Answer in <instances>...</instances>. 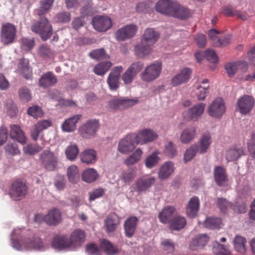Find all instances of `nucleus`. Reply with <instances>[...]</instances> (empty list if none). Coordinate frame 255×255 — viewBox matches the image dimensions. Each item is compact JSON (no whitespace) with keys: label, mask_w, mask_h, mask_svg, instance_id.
<instances>
[{"label":"nucleus","mask_w":255,"mask_h":255,"mask_svg":"<svg viewBox=\"0 0 255 255\" xmlns=\"http://www.w3.org/2000/svg\"><path fill=\"white\" fill-rule=\"evenodd\" d=\"M40 160L48 170H53L57 164V158L52 152L45 150L40 155Z\"/></svg>","instance_id":"obj_11"},{"label":"nucleus","mask_w":255,"mask_h":255,"mask_svg":"<svg viewBox=\"0 0 255 255\" xmlns=\"http://www.w3.org/2000/svg\"><path fill=\"white\" fill-rule=\"evenodd\" d=\"M186 225V219L181 216H176L173 218L169 225L171 230L179 231L184 228Z\"/></svg>","instance_id":"obj_37"},{"label":"nucleus","mask_w":255,"mask_h":255,"mask_svg":"<svg viewBox=\"0 0 255 255\" xmlns=\"http://www.w3.org/2000/svg\"><path fill=\"white\" fill-rule=\"evenodd\" d=\"M175 2L171 0H159L155 5L156 10L161 13L170 15Z\"/></svg>","instance_id":"obj_14"},{"label":"nucleus","mask_w":255,"mask_h":255,"mask_svg":"<svg viewBox=\"0 0 255 255\" xmlns=\"http://www.w3.org/2000/svg\"><path fill=\"white\" fill-rule=\"evenodd\" d=\"M137 30V26L134 24L127 25L119 29L116 33V37L119 41H124L133 37Z\"/></svg>","instance_id":"obj_10"},{"label":"nucleus","mask_w":255,"mask_h":255,"mask_svg":"<svg viewBox=\"0 0 255 255\" xmlns=\"http://www.w3.org/2000/svg\"><path fill=\"white\" fill-rule=\"evenodd\" d=\"M42 148V147L39 146L38 144H26L23 147L24 152L30 155L35 154Z\"/></svg>","instance_id":"obj_62"},{"label":"nucleus","mask_w":255,"mask_h":255,"mask_svg":"<svg viewBox=\"0 0 255 255\" xmlns=\"http://www.w3.org/2000/svg\"><path fill=\"white\" fill-rule=\"evenodd\" d=\"M6 108L7 114L11 117H15L17 114V109L16 105L11 100H8L6 102Z\"/></svg>","instance_id":"obj_55"},{"label":"nucleus","mask_w":255,"mask_h":255,"mask_svg":"<svg viewBox=\"0 0 255 255\" xmlns=\"http://www.w3.org/2000/svg\"><path fill=\"white\" fill-rule=\"evenodd\" d=\"M199 200L197 197H192L189 201L186 207L187 215L191 218L194 217L199 208Z\"/></svg>","instance_id":"obj_33"},{"label":"nucleus","mask_w":255,"mask_h":255,"mask_svg":"<svg viewBox=\"0 0 255 255\" xmlns=\"http://www.w3.org/2000/svg\"><path fill=\"white\" fill-rule=\"evenodd\" d=\"M81 161L87 164H94L97 161V152L92 149L84 150L80 154Z\"/></svg>","instance_id":"obj_29"},{"label":"nucleus","mask_w":255,"mask_h":255,"mask_svg":"<svg viewBox=\"0 0 255 255\" xmlns=\"http://www.w3.org/2000/svg\"><path fill=\"white\" fill-rule=\"evenodd\" d=\"M10 136L14 141L20 143H25L26 138L20 127L16 125H11L10 126Z\"/></svg>","instance_id":"obj_24"},{"label":"nucleus","mask_w":255,"mask_h":255,"mask_svg":"<svg viewBox=\"0 0 255 255\" xmlns=\"http://www.w3.org/2000/svg\"><path fill=\"white\" fill-rule=\"evenodd\" d=\"M16 35V26L11 23L2 24L0 31V41L4 45L13 42Z\"/></svg>","instance_id":"obj_4"},{"label":"nucleus","mask_w":255,"mask_h":255,"mask_svg":"<svg viewBox=\"0 0 255 255\" xmlns=\"http://www.w3.org/2000/svg\"><path fill=\"white\" fill-rule=\"evenodd\" d=\"M20 42L21 48L24 51L30 50L34 45V40L31 39L23 38L20 39Z\"/></svg>","instance_id":"obj_64"},{"label":"nucleus","mask_w":255,"mask_h":255,"mask_svg":"<svg viewBox=\"0 0 255 255\" xmlns=\"http://www.w3.org/2000/svg\"><path fill=\"white\" fill-rule=\"evenodd\" d=\"M196 129L193 127H188L181 133L180 140L182 143H187L192 141Z\"/></svg>","instance_id":"obj_38"},{"label":"nucleus","mask_w":255,"mask_h":255,"mask_svg":"<svg viewBox=\"0 0 255 255\" xmlns=\"http://www.w3.org/2000/svg\"><path fill=\"white\" fill-rule=\"evenodd\" d=\"M159 152L156 151L148 155L145 159V164L146 167L151 168L155 166L159 160L158 154Z\"/></svg>","instance_id":"obj_46"},{"label":"nucleus","mask_w":255,"mask_h":255,"mask_svg":"<svg viewBox=\"0 0 255 255\" xmlns=\"http://www.w3.org/2000/svg\"><path fill=\"white\" fill-rule=\"evenodd\" d=\"M142 151L140 149H136L132 155L125 160V164L128 166L132 165L138 161L141 156Z\"/></svg>","instance_id":"obj_48"},{"label":"nucleus","mask_w":255,"mask_h":255,"mask_svg":"<svg viewBox=\"0 0 255 255\" xmlns=\"http://www.w3.org/2000/svg\"><path fill=\"white\" fill-rule=\"evenodd\" d=\"M105 189L102 188L95 189L89 193V201L90 202L94 201L96 199L103 196L105 193Z\"/></svg>","instance_id":"obj_59"},{"label":"nucleus","mask_w":255,"mask_h":255,"mask_svg":"<svg viewBox=\"0 0 255 255\" xmlns=\"http://www.w3.org/2000/svg\"><path fill=\"white\" fill-rule=\"evenodd\" d=\"M226 111V107L223 99L221 98H216L209 106L207 109L208 115L213 118H221Z\"/></svg>","instance_id":"obj_6"},{"label":"nucleus","mask_w":255,"mask_h":255,"mask_svg":"<svg viewBox=\"0 0 255 255\" xmlns=\"http://www.w3.org/2000/svg\"><path fill=\"white\" fill-rule=\"evenodd\" d=\"M221 219L219 218H208L204 222L206 228L211 229H219L221 225Z\"/></svg>","instance_id":"obj_45"},{"label":"nucleus","mask_w":255,"mask_h":255,"mask_svg":"<svg viewBox=\"0 0 255 255\" xmlns=\"http://www.w3.org/2000/svg\"><path fill=\"white\" fill-rule=\"evenodd\" d=\"M206 105L199 103L190 108L187 112L188 117L192 121H196L203 115Z\"/></svg>","instance_id":"obj_20"},{"label":"nucleus","mask_w":255,"mask_h":255,"mask_svg":"<svg viewBox=\"0 0 255 255\" xmlns=\"http://www.w3.org/2000/svg\"><path fill=\"white\" fill-rule=\"evenodd\" d=\"M175 210V207L172 206H166L158 214L160 221L164 224L171 223Z\"/></svg>","instance_id":"obj_26"},{"label":"nucleus","mask_w":255,"mask_h":255,"mask_svg":"<svg viewBox=\"0 0 255 255\" xmlns=\"http://www.w3.org/2000/svg\"><path fill=\"white\" fill-rule=\"evenodd\" d=\"M92 24L94 29L100 32L106 31L112 26L111 18L105 15L96 16L93 18Z\"/></svg>","instance_id":"obj_7"},{"label":"nucleus","mask_w":255,"mask_h":255,"mask_svg":"<svg viewBox=\"0 0 255 255\" xmlns=\"http://www.w3.org/2000/svg\"><path fill=\"white\" fill-rule=\"evenodd\" d=\"M137 135L139 136L140 142L143 141L144 142H153L158 137L157 133L149 128H144L137 133Z\"/></svg>","instance_id":"obj_31"},{"label":"nucleus","mask_w":255,"mask_h":255,"mask_svg":"<svg viewBox=\"0 0 255 255\" xmlns=\"http://www.w3.org/2000/svg\"><path fill=\"white\" fill-rule=\"evenodd\" d=\"M81 115H75L67 119L63 123L61 128L65 132H72L76 128V124L81 119Z\"/></svg>","instance_id":"obj_23"},{"label":"nucleus","mask_w":255,"mask_h":255,"mask_svg":"<svg viewBox=\"0 0 255 255\" xmlns=\"http://www.w3.org/2000/svg\"><path fill=\"white\" fill-rule=\"evenodd\" d=\"M174 170V164L171 161H167L160 167L158 172V177L161 180H165L168 178Z\"/></svg>","instance_id":"obj_32"},{"label":"nucleus","mask_w":255,"mask_h":255,"mask_svg":"<svg viewBox=\"0 0 255 255\" xmlns=\"http://www.w3.org/2000/svg\"><path fill=\"white\" fill-rule=\"evenodd\" d=\"M23 247L26 249L41 250L43 248V244L41 239L35 236L25 239L22 242Z\"/></svg>","instance_id":"obj_21"},{"label":"nucleus","mask_w":255,"mask_h":255,"mask_svg":"<svg viewBox=\"0 0 255 255\" xmlns=\"http://www.w3.org/2000/svg\"><path fill=\"white\" fill-rule=\"evenodd\" d=\"M155 181V178L154 177L139 178L135 182V190L138 192L145 191L154 184Z\"/></svg>","instance_id":"obj_19"},{"label":"nucleus","mask_w":255,"mask_h":255,"mask_svg":"<svg viewBox=\"0 0 255 255\" xmlns=\"http://www.w3.org/2000/svg\"><path fill=\"white\" fill-rule=\"evenodd\" d=\"M254 103L255 100L253 97L245 95L238 100L236 110L242 114H247L253 108Z\"/></svg>","instance_id":"obj_9"},{"label":"nucleus","mask_w":255,"mask_h":255,"mask_svg":"<svg viewBox=\"0 0 255 255\" xmlns=\"http://www.w3.org/2000/svg\"><path fill=\"white\" fill-rule=\"evenodd\" d=\"M99 127V124L97 120H89L79 128V134L84 138H90L95 135Z\"/></svg>","instance_id":"obj_5"},{"label":"nucleus","mask_w":255,"mask_h":255,"mask_svg":"<svg viewBox=\"0 0 255 255\" xmlns=\"http://www.w3.org/2000/svg\"><path fill=\"white\" fill-rule=\"evenodd\" d=\"M138 222V219L135 216H130L126 220L124 228L127 237L131 238L134 235Z\"/></svg>","instance_id":"obj_13"},{"label":"nucleus","mask_w":255,"mask_h":255,"mask_svg":"<svg viewBox=\"0 0 255 255\" xmlns=\"http://www.w3.org/2000/svg\"><path fill=\"white\" fill-rule=\"evenodd\" d=\"M244 154V151L243 148L236 146L226 151V158L228 161H232L237 160Z\"/></svg>","instance_id":"obj_35"},{"label":"nucleus","mask_w":255,"mask_h":255,"mask_svg":"<svg viewBox=\"0 0 255 255\" xmlns=\"http://www.w3.org/2000/svg\"><path fill=\"white\" fill-rule=\"evenodd\" d=\"M53 248L59 250L64 249L71 247V242L67 236L56 235L51 243Z\"/></svg>","instance_id":"obj_18"},{"label":"nucleus","mask_w":255,"mask_h":255,"mask_svg":"<svg viewBox=\"0 0 255 255\" xmlns=\"http://www.w3.org/2000/svg\"><path fill=\"white\" fill-rule=\"evenodd\" d=\"M32 31L40 35L43 40H46L51 36L53 29L51 24L46 17H42L37 23L32 26Z\"/></svg>","instance_id":"obj_1"},{"label":"nucleus","mask_w":255,"mask_h":255,"mask_svg":"<svg viewBox=\"0 0 255 255\" xmlns=\"http://www.w3.org/2000/svg\"><path fill=\"white\" fill-rule=\"evenodd\" d=\"M235 250L239 253L243 254L246 252L245 244L246 243V239L241 237L236 236L234 241Z\"/></svg>","instance_id":"obj_47"},{"label":"nucleus","mask_w":255,"mask_h":255,"mask_svg":"<svg viewBox=\"0 0 255 255\" xmlns=\"http://www.w3.org/2000/svg\"><path fill=\"white\" fill-rule=\"evenodd\" d=\"M197 153V147L192 144L191 146L187 149L184 155V161L187 163L191 160Z\"/></svg>","instance_id":"obj_53"},{"label":"nucleus","mask_w":255,"mask_h":255,"mask_svg":"<svg viewBox=\"0 0 255 255\" xmlns=\"http://www.w3.org/2000/svg\"><path fill=\"white\" fill-rule=\"evenodd\" d=\"M217 205L220 211L225 213L229 210L232 208L233 204L225 198H218L217 201Z\"/></svg>","instance_id":"obj_49"},{"label":"nucleus","mask_w":255,"mask_h":255,"mask_svg":"<svg viewBox=\"0 0 255 255\" xmlns=\"http://www.w3.org/2000/svg\"><path fill=\"white\" fill-rule=\"evenodd\" d=\"M159 36L158 32L152 28H146L143 34L141 40L147 45H152L157 41Z\"/></svg>","instance_id":"obj_22"},{"label":"nucleus","mask_w":255,"mask_h":255,"mask_svg":"<svg viewBox=\"0 0 255 255\" xmlns=\"http://www.w3.org/2000/svg\"><path fill=\"white\" fill-rule=\"evenodd\" d=\"M214 175L216 183L220 186H224L228 181L226 170L221 166H217L215 168Z\"/></svg>","instance_id":"obj_27"},{"label":"nucleus","mask_w":255,"mask_h":255,"mask_svg":"<svg viewBox=\"0 0 255 255\" xmlns=\"http://www.w3.org/2000/svg\"><path fill=\"white\" fill-rule=\"evenodd\" d=\"M112 66L109 61L103 62L97 64L93 69L94 72L97 75H105Z\"/></svg>","instance_id":"obj_42"},{"label":"nucleus","mask_w":255,"mask_h":255,"mask_svg":"<svg viewBox=\"0 0 255 255\" xmlns=\"http://www.w3.org/2000/svg\"><path fill=\"white\" fill-rule=\"evenodd\" d=\"M27 113L34 118L41 117L43 115L41 109L37 106H34L29 108L27 110Z\"/></svg>","instance_id":"obj_63"},{"label":"nucleus","mask_w":255,"mask_h":255,"mask_svg":"<svg viewBox=\"0 0 255 255\" xmlns=\"http://www.w3.org/2000/svg\"><path fill=\"white\" fill-rule=\"evenodd\" d=\"M38 54L43 58H50L53 55V52L46 45H42L39 47Z\"/></svg>","instance_id":"obj_57"},{"label":"nucleus","mask_w":255,"mask_h":255,"mask_svg":"<svg viewBox=\"0 0 255 255\" xmlns=\"http://www.w3.org/2000/svg\"><path fill=\"white\" fill-rule=\"evenodd\" d=\"M190 15V11L187 8L175 2L170 15L180 19H186Z\"/></svg>","instance_id":"obj_17"},{"label":"nucleus","mask_w":255,"mask_h":255,"mask_svg":"<svg viewBox=\"0 0 255 255\" xmlns=\"http://www.w3.org/2000/svg\"><path fill=\"white\" fill-rule=\"evenodd\" d=\"M67 174L68 179L72 183H76L79 179V173L78 168L76 165L69 166L67 170Z\"/></svg>","instance_id":"obj_43"},{"label":"nucleus","mask_w":255,"mask_h":255,"mask_svg":"<svg viewBox=\"0 0 255 255\" xmlns=\"http://www.w3.org/2000/svg\"><path fill=\"white\" fill-rule=\"evenodd\" d=\"M57 78L52 72H47L42 75L39 79V86L48 87L54 86L57 83Z\"/></svg>","instance_id":"obj_30"},{"label":"nucleus","mask_w":255,"mask_h":255,"mask_svg":"<svg viewBox=\"0 0 255 255\" xmlns=\"http://www.w3.org/2000/svg\"><path fill=\"white\" fill-rule=\"evenodd\" d=\"M17 70L26 79L31 78L32 74V68L30 67L27 59L22 58L20 60L17 65Z\"/></svg>","instance_id":"obj_28"},{"label":"nucleus","mask_w":255,"mask_h":255,"mask_svg":"<svg viewBox=\"0 0 255 255\" xmlns=\"http://www.w3.org/2000/svg\"><path fill=\"white\" fill-rule=\"evenodd\" d=\"M89 55L92 59L96 60L107 59L109 58L103 48L94 50Z\"/></svg>","instance_id":"obj_50"},{"label":"nucleus","mask_w":255,"mask_h":255,"mask_svg":"<svg viewBox=\"0 0 255 255\" xmlns=\"http://www.w3.org/2000/svg\"><path fill=\"white\" fill-rule=\"evenodd\" d=\"M97 171L93 168H88L84 171L82 175V179L88 183L96 181L98 177Z\"/></svg>","instance_id":"obj_40"},{"label":"nucleus","mask_w":255,"mask_h":255,"mask_svg":"<svg viewBox=\"0 0 255 255\" xmlns=\"http://www.w3.org/2000/svg\"><path fill=\"white\" fill-rule=\"evenodd\" d=\"M86 252L88 255H101V250L95 243H91L87 245Z\"/></svg>","instance_id":"obj_58"},{"label":"nucleus","mask_w":255,"mask_h":255,"mask_svg":"<svg viewBox=\"0 0 255 255\" xmlns=\"http://www.w3.org/2000/svg\"><path fill=\"white\" fill-rule=\"evenodd\" d=\"M191 74V70L189 68H185L174 75L171 80L172 86H177L186 83L189 80Z\"/></svg>","instance_id":"obj_12"},{"label":"nucleus","mask_w":255,"mask_h":255,"mask_svg":"<svg viewBox=\"0 0 255 255\" xmlns=\"http://www.w3.org/2000/svg\"><path fill=\"white\" fill-rule=\"evenodd\" d=\"M139 136L137 133H131L127 134L121 140L120 143H139Z\"/></svg>","instance_id":"obj_52"},{"label":"nucleus","mask_w":255,"mask_h":255,"mask_svg":"<svg viewBox=\"0 0 255 255\" xmlns=\"http://www.w3.org/2000/svg\"><path fill=\"white\" fill-rule=\"evenodd\" d=\"M122 66L114 67L109 74L107 78V84L112 91H116L120 86V77L122 71Z\"/></svg>","instance_id":"obj_8"},{"label":"nucleus","mask_w":255,"mask_h":255,"mask_svg":"<svg viewBox=\"0 0 255 255\" xmlns=\"http://www.w3.org/2000/svg\"><path fill=\"white\" fill-rule=\"evenodd\" d=\"M105 226L108 233L114 232L120 224V219L115 213L110 214L105 220Z\"/></svg>","instance_id":"obj_15"},{"label":"nucleus","mask_w":255,"mask_h":255,"mask_svg":"<svg viewBox=\"0 0 255 255\" xmlns=\"http://www.w3.org/2000/svg\"><path fill=\"white\" fill-rule=\"evenodd\" d=\"M79 153V149L76 144L70 145L67 147L65 154L67 158L70 160H74L77 158Z\"/></svg>","instance_id":"obj_51"},{"label":"nucleus","mask_w":255,"mask_h":255,"mask_svg":"<svg viewBox=\"0 0 255 255\" xmlns=\"http://www.w3.org/2000/svg\"><path fill=\"white\" fill-rule=\"evenodd\" d=\"M151 45H147L146 43L141 40V42L135 46L134 52L138 58H143L148 55L151 52Z\"/></svg>","instance_id":"obj_34"},{"label":"nucleus","mask_w":255,"mask_h":255,"mask_svg":"<svg viewBox=\"0 0 255 255\" xmlns=\"http://www.w3.org/2000/svg\"><path fill=\"white\" fill-rule=\"evenodd\" d=\"M209 88V85L197 86L195 92L198 100L202 101L205 99Z\"/></svg>","instance_id":"obj_56"},{"label":"nucleus","mask_w":255,"mask_h":255,"mask_svg":"<svg viewBox=\"0 0 255 255\" xmlns=\"http://www.w3.org/2000/svg\"><path fill=\"white\" fill-rule=\"evenodd\" d=\"M209 241V237L206 235H199L192 239L189 245V248L192 251H196L204 247Z\"/></svg>","instance_id":"obj_25"},{"label":"nucleus","mask_w":255,"mask_h":255,"mask_svg":"<svg viewBox=\"0 0 255 255\" xmlns=\"http://www.w3.org/2000/svg\"><path fill=\"white\" fill-rule=\"evenodd\" d=\"M161 69V63L155 61L145 68L141 74V78L144 82H150L159 76Z\"/></svg>","instance_id":"obj_2"},{"label":"nucleus","mask_w":255,"mask_h":255,"mask_svg":"<svg viewBox=\"0 0 255 255\" xmlns=\"http://www.w3.org/2000/svg\"><path fill=\"white\" fill-rule=\"evenodd\" d=\"M108 108L111 110L123 109L122 99H113L109 101Z\"/></svg>","instance_id":"obj_60"},{"label":"nucleus","mask_w":255,"mask_h":255,"mask_svg":"<svg viewBox=\"0 0 255 255\" xmlns=\"http://www.w3.org/2000/svg\"><path fill=\"white\" fill-rule=\"evenodd\" d=\"M101 248L108 255H113L119 252L116 246L106 239L101 240Z\"/></svg>","instance_id":"obj_39"},{"label":"nucleus","mask_w":255,"mask_h":255,"mask_svg":"<svg viewBox=\"0 0 255 255\" xmlns=\"http://www.w3.org/2000/svg\"><path fill=\"white\" fill-rule=\"evenodd\" d=\"M54 0H40L39 7L37 9V13L39 15L47 13L51 8Z\"/></svg>","instance_id":"obj_41"},{"label":"nucleus","mask_w":255,"mask_h":255,"mask_svg":"<svg viewBox=\"0 0 255 255\" xmlns=\"http://www.w3.org/2000/svg\"><path fill=\"white\" fill-rule=\"evenodd\" d=\"M85 238V234L83 231L80 229L74 230L71 234L69 239L71 242V246L73 245H79L84 242Z\"/></svg>","instance_id":"obj_36"},{"label":"nucleus","mask_w":255,"mask_h":255,"mask_svg":"<svg viewBox=\"0 0 255 255\" xmlns=\"http://www.w3.org/2000/svg\"><path fill=\"white\" fill-rule=\"evenodd\" d=\"M71 20L70 13L67 11H62L57 13L55 16V20L57 22L67 23Z\"/></svg>","instance_id":"obj_54"},{"label":"nucleus","mask_w":255,"mask_h":255,"mask_svg":"<svg viewBox=\"0 0 255 255\" xmlns=\"http://www.w3.org/2000/svg\"><path fill=\"white\" fill-rule=\"evenodd\" d=\"M19 96L20 99L24 102H27L31 99V94L28 89L22 87L19 90Z\"/></svg>","instance_id":"obj_61"},{"label":"nucleus","mask_w":255,"mask_h":255,"mask_svg":"<svg viewBox=\"0 0 255 255\" xmlns=\"http://www.w3.org/2000/svg\"><path fill=\"white\" fill-rule=\"evenodd\" d=\"M44 220L49 225H57L62 220L61 212L59 209L53 208L50 210L48 214L45 216Z\"/></svg>","instance_id":"obj_16"},{"label":"nucleus","mask_w":255,"mask_h":255,"mask_svg":"<svg viewBox=\"0 0 255 255\" xmlns=\"http://www.w3.org/2000/svg\"><path fill=\"white\" fill-rule=\"evenodd\" d=\"M212 252L218 255H232L229 249L218 242L213 243Z\"/></svg>","instance_id":"obj_44"},{"label":"nucleus","mask_w":255,"mask_h":255,"mask_svg":"<svg viewBox=\"0 0 255 255\" xmlns=\"http://www.w3.org/2000/svg\"><path fill=\"white\" fill-rule=\"evenodd\" d=\"M27 192L28 187L25 182L16 180L11 184L9 195L13 200L19 201L25 197Z\"/></svg>","instance_id":"obj_3"}]
</instances>
